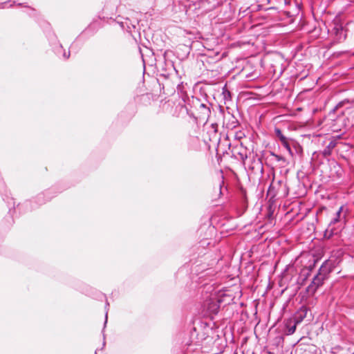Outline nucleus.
Returning a JSON list of instances; mask_svg holds the SVG:
<instances>
[{
	"mask_svg": "<svg viewBox=\"0 0 354 354\" xmlns=\"http://www.w3.org/2000/svg\"><path fill=\"white\" fill-rule=\"evenodd\" d=\"M343 207H340L336 212L334 217L330 221L324 232V238L330 239L333 236L338 234L344 228L345 217L342 216Z\"/></svg>",
	"mask_w": 354,
	"mask_h": 354,
	"instance_id": "obj_1",
	"label": "nucleus"
},
{
	"mask_svg": "<svg viewBox=\"0 0 354 354\" xmlns=\"http://www.w3.org/2000/svg\"><path fill=\"white\" fill-rule=\"evenodd\" d=\"M330 272V269L328 266L323 264L320 267L318 273L313 277L310 284L307 287V292L310 294H314L317 289L323 284Z\"/></svg>",
	"mask_w": 354,
	"mask_h": 354,
	"instance_id": "obj_2",
	"label": "nucleus"
},
{
	"mask_svg": "<svg viewBox=\"0 0 354 354\" xmlns=\"http://www.w3.org/2000/svg\"><path fill=\"white\" fill-rule=\"evenodd\" d=\"M219 302L216 299H209L205 301L203 304V308L209 315H216L219 310Z\"/></svg>",
	"mask_w": 354,
	"mask_h": 354,
	"instance_id": "obj_3",
	"label": "nucleus"
},
{
	"mask_svg": "<svg viewBox=\"0 0 354 354\" xmlns=\"http://www.w3.org/2000/svg\"><path fill=\"white\" fill-rule=\"evenodd\" d=\"M336 139L331 140L322 151L324 157L326 158L331 155L333 149L336 147Z\"/></svg>",
	"mask_w": 354,
	"mask_h": 354,
	"instance_id": "obj_4",
	"label": "nucleus"
},
{
	"mask_svg": "<svg viewBox=\"0 0 354 354\" xmlns=\"http://www.w3.org/2000/svg\"><path fill=\"white\" fill-rule=\"evenodd\" d=\"M274 133L281 143L288 140V138L282 133L281 131L279 128L274 129Z\"/></svg>",
	"mask_w": 354,
	"mask_h": 354,
	"instance_id": "obj_5",
	"label": "nucleus"
},
{
	"mask_svg": "<svg viewBox=\"0 0 354 354\" xmlns=\"http://www.w3.org/2000/svg\"><path fill=\"white\" fill-rule=\"evenodd\" d=\"M237 154L239 156V158L243 161L246 160L248 158L247 151L244 148L241 147V150L237 152Z\"/></svg>",
	"mask_w": 354,
	"mask_h": 354,
	"instance_id": "obj_6",
	"label": "nucleus"
},
{
	"mask_svg": "<svg viewBox=\"0 0 354 354\" xmlns=\"http://www.w3.org/2000/svg\"><path fill=\"white\" fill-rule=\"evenodd\" d=\"M297 326V324H295V322L292 326H290V325L287 324L286 328H287L288 335L293 334L296 330Z\"/></svg>",
	"mask_w": 354,
	"mask_h": 354,
	"instance_id": "obj_7",
	"label": "nucleus"
},
{
	"mask_svg": "<svg viewBox=\"0 0 354 354\" xmlns=\"http://www.w3.org/2000/svg\"><path fill=\"white\" fill-rule=\"evenodd\" d=\"M282 145L286 148V149L289 152V153L292 154V149L290 145L288 142V139L286 141L283 142Z\"/></svg>",
	"mask_w": 354,
	"mask_h": 354,
	"instance_id": "obj_8",
	"label": "nucleus"
},
{
	"mask_svg": "<svg viewBox=\"0 0 354 354\" xmlns=\"http://www.w3.org/2000/svg\"><path fill=\"white\" fill-rule=\"evenodd\" d=\"M271 155H272V156L274 158V159H275L277 161H278V162H279V161L285 162V161H286V159H285L283 156H280V155H277V154H276V153H271Z\"/></svg>",
	"mask_w": 354,
	"mask_h": 354,
	"instance_id": "obj_9",
	"label": "nucleus"
},
{
	"mask_svg": "<svg viewBox=\"0 0 354 354\" xmlns=\"http://www.w3.org/2000/svg\"><path fill=\"white\" fill-rule=\"evenodd\" d=\"M209 1V0H202L201 1V8H205L206 11L207 10H210L212 9L213 7H210V8H205V4L206 3H208Z\"/></svg>",
	"mask_w": 354,
	"mask_h": 354,
	"instance_id": "obj_10",
	"label": "nucleus"
},
{
	"mask_svg": "<svg viewBox=\"0 0 354 354\" xmlns=\"http://www.w3.org/2000/svg\"><path fill=\"white\" fill-rule=\"evenodd\" d=\"M305 315L296 316L294 319V322L295 323V324H299V323H301Z\"/></svg>",
	"mask_w": 354,
	"mask_h": 354,
	"instance_id": "obj_11",
	"label": "nucleus"
},
{
	"mask_svg": "<svg viewBox=\"0 0 354 354\" xmlns=\"http://www.w3.org/2000/svg\"><path fill=\"white\" fill-rule=\"evenodd\" d=\"M70 56V52L68 51V53L66 52H64L63 53V57L64 59H68Z\"/></svg>",
	"mask_w": 354,
	"mask_h": 354,
	"instance_id": "obj_12",
	"label": "nucleus"
},
{
	"mask_svg": "<svg viewBox=\"0 0 354 354\" xmlns=\"http://www.w3.org/2000/svg\"><path fill=\"white\" fill-rule=\"evenodd\" d=\"M201 106L203 107V109H205L207 113L210 112L209 109L208 107H207L205 104H201Z\"/></svg>",
	"mask_w": 354,
	"mask_h": 354,
	"instance_id": "obj_13",
	"label": "nucleus"
},
{
	"mask_svg": "<svg viewBox=\"0 0 354 354\" xmlns=\"http://www.w3.org/2000/svg\"><path fill=\"white\" fill-rule=\"evenodd\" d=\"M223 93H224V95H225V98H227V96H229V97L230 96V91H227V90H226V91H223Z\"/></svg>",
	"mask_w": 354,
	"mask_h": 354,
	"instance_id": "obj_14",
	"label": "nucleus"
},
{
	"mask_svg": "<svg viewBox=\"0 0 354 354\" xmlns=\"http://www.w3.org/2000/svg\"><path fill=\"white\" fill-rule=\"evenodd\" d=\"M223 93H224V95H225V98H227V96H229V97L230 96V91H227V90H226V91H223Z\"/></svg>",
	"mask_w": 354,
	"mask_h": 354,
	"instance_id": "obj_15",
	"label": "nucleus"
},
{
	"mask_svg": "<svg viewBox=\"0 0 354 354\" xmlns=\"http://www.w3.org/2000/svg\"><path fill=\"white\" fill-rule=\"evenodd\" d=\"M107 317H108V313L106 312V315H105V322H104V324H106V322H107Z\"/></svg>",
	"mask_w": 354,
	"mask_h": 354,
	"instance_id": "obj_16",
	"label": "nucleus"
},
{
	"mask_svg": "<svg viewBox=\"0 0 354 354\" xmlns=\"http://www.w3.org/2000/svg\"><path fill=\"white\" fill-rule=\"evenodd\" d=\"M105 346V342L104 341L103 342V346Z\"/></svg>",
	"mask_w": 354,
	"mask_h": 354,
	"instance_id": "obj_17",
	"label": "nucleus"
},
{
	"mask_svg": "<svg viewBox=\"0 0 354 354\" xmlns=\"http://www.w3.org/2000/svg\"><path fill=\"white\" fill-rule=\"evenodd\" d=\"M95 354H97V351L95 352Z\"/></svg>",
	"mask_w": 354,
	"mask_h": 354,
	"instance_id": "obj_18",
	"label": "nucleus"
}]
</instances>
